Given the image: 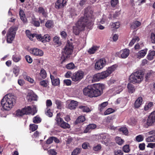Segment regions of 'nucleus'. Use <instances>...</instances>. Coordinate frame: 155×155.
<instances>
[{
	"mask_svg": "<svg viewBox=\"0 0 155 155\" xmlns=\"http://www.w3.org/2000/svg\"><path fill=\"white\" fill-rule=\"evenodd\" d=\"M94 18L91 12L85 10L84 16L81 17L73 27V32L75 35H78L80 31L84 29L85 27L91 29L94 24Z\"/></svg>",
	"mask_w": 155,
	"mask_h": 155,
	"instance_id": "obj_1",
	"label": "nucleus"
},
{
	"mask_svg": "<svg viewBox=\"0 0 155 155\" xmlns=\"http://www.w3.org/2000/svg\"><path fill=\"white\" fill-rule=\"evenodd\" d=\"M104 88V84H94L93 86H88L84 89L83 91L84 95L90 97H97L101 94Z\"/></svg>",
	"mask_w": 155,
	"mask_h": 155,
	"instance_id": "obj_2",
	"label": "nucleus"
},
{
	"mask_svg": "<svg viewBox=\"0 0 155 155\" xmlns=\"http://www.w3.org/2000/svg\"><path fill=\"white\" fill-rule=\"evenodd\" d=\"M15 97L11 94H7L2 99L1 104L4 110H10L15 102Z\"/></svg>",
	"mask_w": 155,
	"mask_h": 155,
	"instance_id": "obj_3",
	"label": "nucleus"
},
{
	"mask_svg": "<svg viewBox=\"0 0 155 155\" xmlns=\"http://www.w3.org/2000/svg\"><path fill=\"white\" fill-rule=\"evenodd\" d=\"M73 48L72 43L68 41L62 51V55L61 57V58L62 60V63L64 62L69 57L70 55L72 54L73 52Z\"/></svg>",
	"mask_w": 155,
	"mask_h": 155,
	"instance_id": "obj_4",
	"label": "nucleus"
},
{
	"mask_svg": "<svg viewBox=\"0 0 155 155\" xmlns=\"http://www.w3.org/2000/svg\"><path fill=\"white\" fill-rule=\"evenodd\" d=\"M17 29L18 27L16 26H12L9 29L7 34V42L11 43L14 40Z\"/></svg>",
	"mask_w": 155,
	"mask_h": 155,
	"instance_id": "obj_5",
	"label": "nucleus"
},
{
	"mask_svg": "<svg viewBox=\"0 0 155 155\" xmlns=\"http://www.w3.org/2000/svg\"><path fill=\"white\" fill-rule=\"evenodd\" d=\"M106 63V60L104 58L96 60L94 68L96 70H101L105 66Z\"/></svg>",
	"mask_w": 155,
	"mask_h": 155,
	"instance_id": "obj_6",
	"label": "nucleus"
},
{
	"mask_svg": "<svg viewBox=\"0 0 155 155\" xmlns=\"http://www.w3.org/2000/svg\"><path fill=\"white\" fill-rule=\"evenodd\" d=\"M31 108L29 106L25 107L21 110H18L16 111V115L18 117L22 116L25 114H27L31 113Z\"/></svg>",
	"mask_w": 155,
	"mask_h": 155,
	"instance_id": "obj_7",
	"label": "nucleus"
},
{
	"mask_svg": "<svg viewBox=\"0 0 155 155\" xmlns=\"http://www.w3.org/2000/svg\"><path fill=\"white\" fill-rule=\"evenodd\" d=\"M56 121L58 125L62 128L69 129L70 128V125L68 123L64 122L61 118H57Z\"/></svg>",
	"mask_w": 155,
	"mask_h": 155,
	"instance_id": "obj_8",
	"label": "nucleus"
},
{
	"mask_svg": "<svg viewBox=\"0 0 155 155\" xmlns=\"http://www.w3.org/2000/svg\"><path fill=\"white\" fill-rule=\"evenodd\" d=\"M36 38L43 43L49 41L51 38V37L48 34L45 35L43 36H42L41 35H37L36 36Z\"/></svg>",
	"mask_w": 155,
	"mask_h": 155,
	"instance_id": "obj_9",
	"label": "nucleus"
},
{
	"mask_svg": "<svg viewBox=\"0 0 155 155\" xmlns=\"http://www.w3.org/2000/svg\"><path fill=\"white\" fill-rule=\"evenodd\" d=\"M130 51L128 49H124L120 50L118 53V56L122 58H125L129 55Z\"/></svg>",
	"mask_w": 155,
	"mask_h": 155,
	"instance_id": "obj_10",
	"label": "nucleus"
},
{
	"mask_svg": "<svg viewBox=\"0 0 155 155\" xmlns=\"http://www.w3.org/2000/svg\"><path fill=\"white\" fill-rule=\"evenodd\" d=\"M29 51L30 53L36 56H41L43 55V51L37 48H31L29 49Z\"/></svg>",
	"mask_w": 155,
	"mask_h": 155,
	"instance_id": "obj_11",
	"label": "nucleus"
},
{
	"mask_svg": "<svg viewBox=\"0 0 155 155\" xmlns=\"http://www.w3.org/2000/svg\"><path fill=\"white\" fill-rule=\"evenodd\" d=\"M100 139H101V142L102 143L106 145L107 143L109 142L110 140V137L108 134H101L100 136Z\"/></svg>",
	"mask_w": 155,
	"mask_h": 155,
	"instance_id": "obj_12",
	"label": "nucleus"
},
{
	"mask_svg": "<svg viewBox=\"0 0 155 155\" xmlns=\"http://www.w3.org/2000/svg\"><path fill=\"white\" fill-rule=\"evenodd\" d=\"M155 121V111L152 112L149 116L147 120L148 126L151 125Z\"/></svg>",
	"mask_w": 155,
	"mask_h": 155,
	"instance_id": "obj_13",
	"label": "nucleus"
},
{
	"mask_svg": "<svg viewBox=\"0 0 155 155\" xmlns=\"http://www.w3.org/2000/svg\"><path fill=\"white\" fill-rule=\"evenodd\" d=\"M68 0H57L55 3V7L59 9L64 7L66 5Z\"/></svg>",
	"mask_w": 155,
	"mask_h": 155,
	"instance_id": "obj_14",
	"label": "nucleus"
},
{
	"mask_svg": "<svg viewBox=\"0 0 155 155\" xmlns=\"http://www.w3.org/2000/svg\"><path fill=\"white\" fill-rule=\"evenodd\" d=\"M111 74L107 69L106 71L101 73H98L95 74L93 78H107Z\"/></svg>",
	"mask_w": 155,
	"mask_h": 155,
	"instance_id": "obj_15",
	"label": "nucleus"
},
{
	"mask_svg": "<svg viewBox=\"0 0 155 155\" xmlns=\"http://www.w3.org/2000/svg\"><path fill=\"white\" fill-rule=\"evenodd\" d=\"M100 46L97 45H93L87 51V52L90 54H94L99 49Z\"/></svg>",
	"mask_w": 155,
	"mask_h": 155,
	"instance_id": "obj_16",
	"label": "nucleus"
},
{
	"mask_svg": "<svg viewBox=\"0 0 155 155\" xmlns=\"http://www.w3.org/2000/svg\"><path fill=\"white\" fill-rule=\"evenodd\" d=\"M144 77L142 73L140 71L134 72L130 76V78H143Z\"/></svg>",
	"mask_w": 155,
	"mask_h": 155,
	"instance_id": "obj_17",
	"label": "nucleus"
},
{
	"mask_svg": "<svg viewBox=\"0 0 155 155\" xmlns=\"http://www.w3.org/2000/svg\"><path fill=\"white\" fill-rule=\"evenodd\" d=\"M147 49H144L139 51L137 54V58L140 59L144 56L147 53Z\"/></svg>",
	"mask_w": 155,
	"mask_h": 155,
	"instance_id": "obj_18",
	"label": "nucleus"
},
{
	"mask_svg": "<svg viewBox=\"0 0 155 155\" xmlns=\"http://www.w3.org/2000/svg\"><path fill=\"white\" fill-rule=\"evenodd\" d=\"M143 102L142 97H139L136 101L134 103V107L136 108L139 107L142 104Z\"/></svg>",
	"mask_w": 155,
	"mask_h": 155,
	"instance_id": "obj_19",
	"label": "nucleus"
},
{
	"mask_svg": "<svg viewBox=\"0 0 155 155\" xmlns=\"http://www.w3.org/2000/svg\"><path fill=\"white\" fill-rule=\"evenodd\" d=\"M141 25V23L137 21H136L132 22L130 24V28L133 29H136L139 27Z\"/></svg>",
	"mask_w": 155,
	"mask_h": 155,
	"instance_id": "obj_20",
	"label": "nucleus"
},
{
	"mask_svg": "<svg viewBox=\"0 0 155 155\" xmlns=\"http://www.w3.org/2000/svg\"><path fill=\"white\" fill-rule=\"evenodd\" d=\"M78 105V102L73 100L71 101L70 103L68 104V108L71 110H72L76 108Z\"/></svg>",
	"mask_w": 155,
	"mask_h": 155,
	"instance_id": "obj_21",
	"label": "nucleus"
},
{
	"mask_svg": "<svg viewBox=\"0 0 155 155\" xmlns=\"http://www.w3.org/2000/svg\"><path fill=\"white\" fill-rule=\"evenodd\" d=\"M155 56V51H150L147 56V58L150 60H152Z\"/></svg>",
	"mask_w": 155,
	"mask_h": 155,
	"instance_id": "obj_22",
	"label": "nucleus"
},
{
	"mask_svg": "<svg viewBox=\"0 0 155 155\" xmlns=\"http://www.w3.org/2000/svg\"><path fill=\"white\" fill-rule=\"evenodd\" d=\"M143 78H129L130 82L133 84L139 83L143 80Z\"/></svg>",
	"mask_w": 155,
	"mask_h": 155,
	"instance_id": "obj_23",
	"label": "nucleus"
},
{
	"mask_svg": "<svg viewBox=\"0 0 155 155\" xmlns=\"http://www.w3.org/2000/svg\"><path fill=\"white\" fill-rule=\"evenodd\" d=\"M37 97V96L34 93H32L30 94H29L28 96V100L30 101H36Z\"/></svg>",
	"mask_w": 155,
	"mask_h": 155,
	"instance_id": "obj_24",
	"label": "nucleus"
},
{
	"mask_svg": "<svg viewBox=\"0 0 155 155\" xmlns=\"http://www.w3.org/2000/svg\"><path fill=\"white\" fill-rule=\"evenodd\" d=\"M85 120V118L84 116H80L76 119L75 122V124H77L78 123L83 122Z\"/></svg>",
	"mask_w": 155,
	"mask_h": 155,
	"instance_id": "obj_25",
	"label": "nucleus"
},
{
	"mask_svg": "<svg viewBox=\"0 0 155 155\" xmlns=\"http://www.w3.org/2000/svg\"><path fill=\"white\" fill-rule=\"evenodd\" d=\"M127 88L129 93H133L135 91V88L134 86L131 83H129L127 84Z\"/></svg>",
	"mask_w": 155,
	"mask_h": 155,
	"instance_id": "obj_26",
	"label": "nucleus"
},
{
	"mask_svg": "<svg viewBox=\"0 0 155 155\" xmlns=\"http://www.w3.org/2000/svg\"><path fill=\"white\" fill-rule=\"evenodd\" d=\"M26 33L28 37L32 41L33 40V38L35 37L36 38V36L37 35L36 34H31L30 31L28 30L26 31Z\"/></svg>",
	"mask_w": 155,
	"mask_h": 155,
	"instance_id": "obj_27",
	"label": "nucleus"
},
{
	"mask_svg": "<svg viewBox=\"0 0 155 155\" xmlns=\"http://www.w3.org/2000/svg\"><path fill=\"white\" fill-rule=\"evenodd\" d=\"M52 84L54 86H57L59 84L60 81L59 78H51Z\"/></svg>",
	"mask_w": 155,
	"mask_h": 155,
	"instance_id": "obj_28",
	"label": "nucleus"
},
{
	"mask_svg": "<svg viewBox=\"0 0 155 155\" xmlns=\"http://www.w3.org/2000/svg\"><path fill=\"white\" fill-rule=\"evenodd\" d=\"M111 27L112 28L114 29H117L120 27V24L119 22H112L110 24Z\"/></svg>",
	"mask_w": 155,
	"mask_h": 155,
	"instance_id": "obj_29",
	"label": "nucleus"
},
{
	"mask_svg": "<svg viewBox=\"0 0 155 155\" xmlns=\"http://www.w3.org/2000/svg\"><path fill=\"white\" fill-rule=\"evenodd\" d=\"M38 12L40 14H41L44 16L46 17L47 16L46 10L42 7H40L38 8Z\"/></svg>",
	"mask_w": 155,
	"mask_h": 155,
	"instance_id": "obj_30",
	"label": "nucleus"
},
{
	"mask_svg": "<svg viewBox=\"0 0 155 155\" xmlns=\"http://www.w3.org/2000/svg\"><path fill=\"white\" fill-rule=\"evenodd\" d=\"M108 104L107 102H105L101 104L99 107V109L100 111H103L105 109V108Z\"/></svg>",
	"mask_w": 155,
	"mask_h": 155,
	"instance_id": "obj_31",
	"label": "nucleus"
},
{
	"mask_svg": "<svg viewBox=\"0 0 155 155\" xmlns=\"http://www.w3.org/2000/svg\"><path fill=\"white\" fill-rule=\"evenodd\" d=\"M136 120L134 117L130 118L127 121V123L130 125L133 126L136 124Z\"/></svg>",
	"mask_w": 155,
	"mask_h": 155,
	"instance_id": "obj_32",
	"label": "nucleus"
},
{
	"mask_svg": "<svg viewBox=\"0 0 155 155\" xmlns=\"http://www.w3.org/2000/svg\"><path fill=\"white\" fill-rule=\"evenodd\" d=\"M79 108L84 112H88L91 111L90 108L87 106H79Z\"/></svg>",
	"mask_w": 155,
	"mask_h": 155,
	"instance_id": "obj_33",
	"label": "nucleus"
},
{
	"mask_svg": "<svg viewBox=\"0 0 155 155\" xmlns=\"http://www.w3.org/2000/svg\"><path fill=\"white\" fill-rule=\"evenodd\" d=\"M82 149L80 148H77L72 152L71 155H78L81 151Z\"/></svg>",
	"mask_w": 155,
	"mask_h": 155,
	"instance_id": "obj_34",
	"label": "nucleus"
},
{
	"mask_svg": "<svg viewBox=\"0 0 155 155\" xmlns=\"http://www.w3.org/2000/svg\"><path fill=\"white\" fill-rule=\"evenodd\" d=\"M145 140L147 142H155V135L148 137Z\"/></svg>",
	"mask_w": 155,
	"mask_h": 155,
	"instance_id": "obj_35",
	"label": "nucleus"
},
{
	"mask_svg": "<svg viewBox=\"0 0 155 155\" xmlns=\"http://www.w3.org/2000/svg\"><path fill=\"white\" fill-rule=\"evenodd\" d=\"M45 26L48 28H51L54 26V23L53 21L50 20H48L45 23Z\"/></svg>",
	"mask_w": 155,
	"mask_h": 155,
	"instance_id": "obj_36",
	"label": "nucleus"
},
{
	"mask_svg": "<svg viewBox=\"0 0 155 155\" xmlns=\"http://www.w3.org/2000/svg\"><path fill=\"white\" fill-rule=\"evenodd\" d=\"M12 58L14 62H17L20 61L21 59V57L19 55L15 54L12 56Z\"/></svg>",
	"mask_w": 155,
	"mask_h": 155,
	"instance_id": "obj_37",
	"label": "nucleus"
},
{
	"mask_svg": "<svg viewBox=\"0 0 155 155\" xmlns=\"http://www.w3.org/2000/svg\"><path fill=\"white\" fill-rule=\"evenodd\" d=\"M74 74L75 78H83L84 73L82 71H78Z\"/></svg>",
	"mask_w": 155,
	"mask_h": 155,
	"instance_id": "obj_38",
	"label": "nucleus"
},
{
	"mask_svg": "<svg viewBox=\"0 0 155 155\" xmlns=\"http://www.w3.org/2000/svg\"><path fill=\"white\" fill-rule=\"evenodd\" d=\"M139 40V38L137 36H135L134 38L129 44L130 46H132L136 41H138Z\"/></svg>",
	"mask_w": 155,
	"mask_h": 155,
	"instance_id": "obj_39",
	"label": "nucleus"
},
{
	"mask_svg": "<svg viewBox=\"0 0 155 155\" xmlns=\"http://www.w3.org/2000/svg\"><path fill=\"white\" fill-rule=\"evenodd\" d=\"M120 131L122 132L124 134L127 135L128 134V131L127 128L125 127H120L119 129Z\"/></svg>",
	"mask_w": 155,
	"mask_h": 155,
	"instance_id": "obj_40",
	"label": "nucleus"
},
{
	"mask_svg": "<svg viewBox=\"0 0 155 155\" xmlns=\"http://www.w3.org/2000/svg\"><path fill=\"white\" fill-rule=\"evenodd\" d=\"M19 72V68L17 66H15L13 69V72L15 74V77H17Z\"/></svg>",
	"mask_w": 155,
	"mask_h": 155,
	"instance_id": "obj_41",
	"label": "nucleus"
},
{
	"mask_svg": "<svg viewBox=\"0 0 155 155\" xmlns=\"http://www.w3.org/2000/svg\"><path fill=\"white\" fill-rule=\"evenodd\" d=\"M123 150L125 153L129 152L130 150L129 145L126 144L123 147Z\"/></svg>",
	"mask_w": 155,
	"mask_h": 155,
	"instance_id": "obj_42",
	"label": "nucleus"
},
{
	"mask_svg": "<svg viewBox=\"0 0 155 155\" xmlns=\"http://www.w3.org/2000/svg\"><path fill=\"white\" fill-rule=\"evenodd\" d=\"M115 140L117 143L119 145H122L124 142V141L119 137H116L115 138Z\"/></svg>",
	"mask_w": 155,
	"mask_h": 155,
	"instance_id": "obj_43",
	"label": "nucleus"
},
{
	"mask_svg": "<svg viewBox=\"0 0 155 155\" xmlns=\"http://www.w3.org/2000/svg\"><path fill=\"white\" fill-rule=\"evenodd\" d=\"M40 74L42 78H46L47 77L46 72L43 69H41Z\"/></svg>",
	"mask_w": 155,
	"mask_h": 155,
	"instance_id": "obj_44",
	"label": "nucleus"
},
{
	"mask_svg": "<svg viewBox=\"0 0 155 155\" xmlns=\"http://www.w3.org/2000/svg\"><path fill=\"white\" fill-rule=\"evenodd\" d=\"M117 66L116 65H114L110 67H109L107 69L109 71L110 74L113 71H115L117 68Z\"/></svg>",
	"mask_w": 155,
	"mask_h": 155,
	"instance_id": "obj_45",
	"label": "nucleus"
},
{
	"mask_svg": "<svg viewBox=\"0 0 155 155\" xmlns=\"http://www.w3.org/2000/svg\"><path fill=\"white\" fill-rule=\"evenodd\" d=\"M41 121V119L40 117L36 116L33 119V122L35 123H38Z\"/></svg>",
	"mask_w": 155,
	"mask_h": 155,
	"instance_id": "obj_46",
	"label": "nucleus"
},
{
	"mask_svg": "<svg viewBox=\"0 0 155 155\" xmlns=\"http://www.w3.org/2000/svg\"><path fill=\"white\" fill-rule=\"evenodd\" d=\"M53 41L54 43L57 44L58 45H60L61 44L59 41V38L57 36H55L54 38Z\"/></svg>",
	"mask_w": 155,
	"mask_h": 155,
	"instance_id": "obj_47",
	"label": "nucleus"
},
{
	"mask_svg": "<svg viewBox=\"0 0 155 155\" xmlns=\"http://www.w3.org/2000/svg\"><path fill=\"white\" fill-rule=\"evenodd\" d=\"M30 130L32 131H34L37 129L38 126L37 125L35 124H31L30 125Z\"/></svg>",
	"mask_w": 155,
	"mask_h": 155,
	"instance_id": "obj_48",
	"label": "nucleus"
},
{
	"mask_svg": "<svg viewBox=\"0 0 155 155\" xmlns=\"http://www.w3.org/2000/svg\"><path fill=\"white\" fill-rule=\"evenodd\" d=\"M48 82L46 80H43L40 81V84L43 87H46L48 86Z\"/></svg>",
	"mask_w": 155,
	"mask_h": 155,
	"instance_id": "obj_49",
	"label": "nucleus"
},
{
	"mask_svg": "<svg viewBox=\"0 0 155 155\" xmlns=\"http://www.w3.org/2000/svg\"><path fill=\"white\" fill-rule=\"evenodd\" d=\"M66 67L68 69H72L74 68L75 66L73 63H71L67 64L66 65Z\"/></svg>",
	"mask_w": 155,
	"mask_h": 155,
	"instance_id": "obj_50",
	"label": "nucleus"
},
{
	"mask_svg": "<svg viewBox=\"0 0 155 155\" xmlns=\"http://www.w3.org/2000/svg\"><path fill=\"white\" fill-rule=\"evenodd\" d=\"M45 114L49 117H51L52 116V113L50 111V110L49 108H47L45 110Z\"/></svg>",
	"mask_w": 155,
	"mask_h": 155,
	"instance_id": "obj_51",
	"label": "nucleus"
},
{
	"mask_svg": "<svg viewBox=\"0 0 155 155\" xmlns=\"http://www.w3.org/2000/svg\"><path fill=\"white\" fill-rule=\"evenodd\" d=\"M136 139L137 142H140L143 140V137L142 135H139L136 137Z\"/></svg>",
	"mask_w": 155,
	"mask_h": 155,
	"instance_id": "obj_52",
	"label": "nucleus"
},
{
	"mask_svg": "<svg viewBox=\"0 0 155 155\" xmlns=\"http://www.w3.org/2000/svg\"><path fill=\"white\" fill-rule=\"evenodd\" d=\"M114 112V110L111 108H109L104 112V115L109 114Z\"/></svg>",
	"mask_w": 155,
	"mask_h": 155,
	"instance_id": "obj_53",
	"label": "nucleus"
},
{
	"mask_svg": "<svg viewBox=\"0 0 155 155\" xmlns=\"http://www.w3.org/2000/svg\"><path fill=\"white\" fill-rule=\"evenodd\" d=\"M101 148V145L100 144H97L94 146L93 148L94 150L97 151L100 150Z\"/></svg>",
	"mask_w": 155,
	"mask_h": 155,
	"instance_id": "obj_54",
	"label": "nucleus"
},
{
	"mask_svg": "<svg viewBox=\"0 0 155 155\" xmlns=\"http://www.w3.org/2000/svg\"><path fill=\"white\" fill-rule=\"evenodd\" d=\"M153 105V103L152 102H150L148 104L145 105L144 107V110H148Z\"/></svg>",
	"mask_w": 155,
	"mask_h": 155,
	"instance_id": "obj_55",
	"label": "nucleus"
},
{
	"mask_svg": "<svg viewBox=\"0 0 155 155\" xmlns=\"http://www.w3.org/2000/svg\"><path fill=\"white\" fill-rule=\"evenodd\" d=\"M114 155H123V151L121 150H118L114 151Z\"/></svg>",
	"mask_w": 155,
	"mask_h": 155,
	"instance_id": "obj_56",
	"label": "nucleus"
},
{
	"mask_svg": "<svg viewBox=\"0 0 155 155\" xmlns=\"http://www.w3.org/2000/svg\"><path fill=\"white\" fill-rule=\"evenodd\" d=\"M32 23L35 26L38 27L40 25L39 22L38 21H37L35 18L32 19Z\"/></svg>",
	"mask_w": 155,
	"mask_h": 155,
	"instance_id": "obj_57",
	"label": "nucleus"
},
{
	"mask_svg": "<svg viewBox=\"0 0 155 155\" xmlns=\"http://www.w3.org/2000/svg\"><path fill=\"white\" fill-rule=\"evenodd\" d=\"M114 90L117 94H119L122 91L123 89L121 86H119L115 88Z\"/></svg>",
	"mask_w": 155,
	"mask_h": 155,
	"instance_id": "obj_58",
	"label": "nucleus"
},
{
	"mask_svg": "<svg viewBox=\"0 0 155 155\" xmlns=\"http://www.w3.org/2000/svg\"><path fill=\"white\" fill-rule=\"evenodd\" d=\"M25 58L27 62L29 63H31L32 61V59L31 57L28 55H27L25 56Z\"/></svg>",
	"mask_w": 155,
	"mask_h": 155,
	"instance_id": "obj_59",
	"label": "nucleus"
},
{
	"mask_svg": "<svg viewBox=\"0 0 155 155\" xmlns=\"http://www.w3.org/2000/svg\"><path fill=\"white\" fill-rule=\"evenodd\" d=\"M55 103L57 105L58 108L60 109L61 106V101L58 100H56Z\"/></svg>",
	"mask_w": 155,
	"mask_h": 155,
	"instance_id": "obj_60",
	"label": "nucleus"
},
{
	"mask_svg": "<svg viewBox=\"0 0 155 155\" xmlns=\"http://www.w3.org/2000/svg\"><path fill=\"white\" fill-rule=\"evenodd\" d=\"M116 81V80L114 78H111L107 82L108 84L109 85H112V84L114 83Z\"/></svg>",
	"mask_w": 155,
	"mask_h": 155,
	"instance_id": "obj_61",
	"label": "nucleus"
},
{
	"mask_svg": "<svg viewBox=\"0 0 155 155\" xmlns=\"http://www.w3.org/2000/svg\"><path fill=\"white\" fill-rule=\"evenodd\" d=\"M118 0H111V4L112 6L115 7L118 3Z\"/></svg>",
	"mask_w": 155,
	"mask_h": 155,
	"instance_id": "obj_62",
	"label": "nucleus"
},
{
	"mask_svg": "<svg viewBox=\"0 0 155 155\" xmlns=\"http://www.w3.org/2000/svg\"><path fill=\"white\" fill-rule=\"evenodd\" d=\"M53 137H49L46 141V143L50 144L52 143L53 141Z\"/></svg>",
	"mask_w": 155,
	"mask_h": 155,
	"instance_id": "obj_63",
	"label": "nucleus"
},
{
	"mask_svg": "<svg viewBox=\"0 0 155 155\" xmlns=\"http://www.w3.org/2000/svg\"><path fill=\"white\" fill-rule=\"evenodd\" d=\"M151 38L152 41V42L153 43H155V33H152L151 34Z\"/></svg>",
	"mask_w": 155,
	"mask_h": 155,
	"instance_id": "obj_64",
	"label": "nucleus"
}]
</instances>
